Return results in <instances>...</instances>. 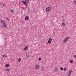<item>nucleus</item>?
Listing matches in <instances>:
<instances>
[{
	"mask_svg": "<svg viewBox=\"0 0 76 76\" xmlns=\"http://www.w3.org/2000/svg\"><path fill=\"white\" fill-rule=\"evenodd\" d=\"M51 6L49 5L48 7H47L46 8L45 10L46 12H49L50 10H51Z\"/></svg>",
	"mask_w": 76,
	"mask_h": 76,
	"instance_id": "f257e3e1",
	"label": "nucleus"
},
{
	"mask_svg": "<svg viewBox=\"0 0 76 76\" xmlns=\"http://www.w3.org/2000/svg\"><path fill=\"white\" fill-rule=\"evenodd\" d=\"M69 38H70V37H66L64 39L63 41L64 42H65L66 41H67V40H69Z\"/></svg>",
	"mask_w": 76,
	"mask_h": 76,
	"instance_id": "f03ea898",
	"label": "nucleus"
},
{
	"mask_svg": "<svg viewBox=\"0 0 76 76\" xmlns=\"http://www.w3.org/2000/svg\"><path fill=\"white\" fill-rule=\"evenodd\" d=\"M23 4H24V5H25V6H26V7L25 8V9H26V8L27 7V6H28V4H27V3L26 2L24 1H23Z\"/></svg>",
	"mask_w": 76,
	"mask_h": 76,
	"instance_id": "7ed1b4c3",
	"label": "nucleus"
},
{
	"mask_svg": "<svg viewBox=\"0 0 76 76\" xmlns=\"http://www.w3.org/2000/svg\"><path fill=\"white\" fill-rule=\"evenodd\" d=\"M39 66L38 65H37L36 66L34 67L35 69H36L37 70H39Z\"/></svg>",
	"mask_w": 76,
	"mask_h": 76,
	"instance_id": "20e7f679",
	"label": "nucleus"
},
{
	"mask_svg": "<svg viewBox=\"0 0 76 76\" xmlns=\"http://www.w3.org/2000/svg\"><path fill=\"white\" fill-rule=\"evenodd\" d=\"M51 41H52V39H51V38H50L49 39L48 41V44H51Z\"/></svg>",
	"mask_w": 76,
	"mask_h": 76,
	"instance_id": "39448f33",
	"label": "nucleus"
},
{
	"mask_svg": "<svg viewBox=\"0 0 76 76\" xmlns=\"http://www.w3.org/2000/svg\"><path fill=\"white\" fill-rule=\"evenodd\" d=\"M3 26L4 28H7V24L5 23L3 24Z\"/></svg>",
	"mask_w": 76,
	"mask_h": 76,
	"instance_id": "423d86ee",
	"label": "nucleus"
},
{
	"mask_svg": "<svg viewBox=\"0 0 76 76\" xmlns=\"http://www.w3.org/2000/svg\"><path fill=\"white\" fill-rule=\"evenodd\" d=\"M41 70L42 71H44L45 70V68L43 67V66H42L41 67Z\"/></svg>",
	"mask_w": 76,
	"mask_h": 76,
	"instance_id": "0eeeda50",
	"label": "nucleus"
},
{
	"mask_svg": "<svg viewBox=\"0 0 76 76\" xmlns=\"http://www.w3.org/2000/svg\"><path fill=\"white\" fill-rule=\"evenodd\" d=\"M25 20H28L29 19V17L28 16H26L25 18Z\"/></svg>",
	"mask_w": 76,
	"mask_h": 76,
	"instance_id": "6e6552de",
	"label": "nucleus"
},
{
	"mask_svg": "<svg viewBox=\"0 0 76 76\" xmlns=\"http://www.w3.org/2000/svg\"><path fill=\"white\" fill-rule=\"evenodd\" d=\"M30 7H28L27 8V11L29 12L30 11Z\"/></svg>",
	"mask_w": 76,
	"mask_h": 76,
	"instance_id": "1a4fd4ad",
	"label": "nucleus"
},
{
	"mask_svg": "<svg viewBox=\"0 0 76 76\" xmlns=\"http://www.w3.org/2000/svg\"><path fill=\"white\" fill-rule=\"evenodd\" d=\"M72 72L71 70L69 71L68 76H70V75H71V73H72Z\"/></svg>",
	"mask_w": 76,
	"mask_h": 76,
	"instance_id": "9d476101",
	"label": "nucleus"
},
{
	"mask_svg": "<svg viewBox=\"0 0 76 76\" xmlns=\"http://www.w3.org/2000/svg\"><path fill=\"white\" fill-rule=\"evenodd\" d=\"M25 2H26V3H29V0H25Z\"/></svg>",
	"mask_w": 76,
	"mask_h": 76,
	"instance_id": "9b49d317",
	"label": "nucleus"
},
{
	"mask_svg": "<svg viewBox=\"0 0 76 76\" xmlns=\"http://www.w3.org/2000/svg\"><path fill=\"white\" fill-rule=\"evenodd\" d=\"M9 66H10V65H9V64H6L5 65V67H9Z\"/></svg>",
	"mask_w": 76,
	"mask_h": 76,
	"instance_id": "f8f14e48",
	"label": "nucleus"
},
{
	"mask_svg": "<svg viewBox=\"0 0 76 76\" xmlns=\"http://www.w3.org/2000/svg\"><path fill=\"white\" fill-rule=\"evenodd\" d=\"M1 23H5V21H4V20H1Z\"/></svg>",
	"mask_w": 76,
	"mask_h": 76,
	"instance_id": "ddd939ff",
	"label": "nucleus"
},
{
	"mask_svg": "<svg viewBox=\"0 0 76 76\" xmlns=\"http://www.w3.org/2000/svg\"><path fill=\"white\" fill-rule=\"evenodd\" d=\"M58 71V68H57V67H56V68L55 69V72H57V71Z\"/></svg>",
	"mask_w": 76,
	"mask_h": 76,
	"instance_id": "4468645a",
	"label": "nucleus"
},
{
	"mask_svg": "<svg viewBox=\"0 0 76 76\" xmlns=\"http://www.w3.org/2000/svg\"><path fill=\"white\" fill-rule=\"evenodd\" d=\"M6 71H7V72H9V71H10V69L8 68H7L6 69Z\"/></svg>",
	"mask_w": 76,
	"mask_h": 76,
	"instance_id": "2eb2a0df",
	"label": "nucleus"
},
{
	"mask_svg": "<svg viewBox=\"0 0 76 76\" xmlns=\"http://www.w3.org/2000/svg\"><path fill=\"white\" fill-rule=\"evenodd\" d=\"M18 62H20L21 61V58H19L18 60Z\"/></svg>",
	"mask_w": 76,
	"mask_h": 76,
	"instance_id": "dca6fc26",
	"label": "nucleus"
},
{
	"mask_svg": "<svg viewBox=\"0 0 76 76\" xmlns=\"http://www.w3.org/2000/svg\"><path fill=\"white\" fill-rule=\"evenodd\" d=\"M62 24L63 26H65L66 25V23H62Z\"/></svg>",
	"mask_w": 76,
	"mask_h": 76,
	"instance_id": "f3484780",
	"label": "nucleus"
},
{
	"mask_svg": "<svg viewBox=\"0 0 76 76\" xmlns=\"http://www.w3.org/2000/svg\"><path fill=\"white\" fill-rule=\"evenodd\" d=\"M69 62L70 63H73V60H71L69 61Z\"/></svg>",
	"mask_w": 76,
	"mask_h": 76,
	"instance_id": "a211bd4d",
	"label": "nucleus"
},
{
	"mask_svg": "<svg viewBox=\"0 0 76 76\" xmlns=\"http://www.w3.org/2000/svg\"><path fill=\"white\" fill-rule=\"evenodd\" d=\"M66 68H64L63 69V70L64 71H66Z\"/></svg>",
	"mask_w": 76,
	"mask_h": 76,
	"instance_id": "6ab92c4d",
	"label": "nucleus"
},
{
	"mask_svg": "<svg viewBox=\"0 0 76 76\" xmlns=\"http://www.w3.org/2000/svg\"><path fill=\"white\" fill-rule=\"evenodd\" d=\"M13 12H14V11H13V10H10V12L12 13H13Z\"/></svg>",
	"mask_w": 76,
	"mask_h": 76,
	"instance_id": "aec40b11",
	"label": "nucleus"
},
{
	"mask_svg": "<svg viewBox=\"0 0 76 76\" xmlns=\"http://www.w3.org/2000/svg\"><path fill=\"white\" fill-rule=\"evenodd\" d=\"M27 49V47H25L24 48V50H26Z\"/></svg>",
	"mask_w": 76,
	"mask_h": 76,
	"instance_id": "412c9836",
	"label": "nucleus"
},
{
	"mask_svg": "<svg viewBox=\"0 0 76 76\" xmlns=\"http://www.w3.org/2000/svg\"><path fill=\"white\" fill-rule=\"evenodd\" d=\"M60 70H63V67H61L60 68Z\"/></svg>",
	"mask_w": 76,
	"mask_h": 76,
	"instance_id": "4be33fe9",
	"label": "nucleus"
},
{
	"mask_svg": "<svg viewBox=\"0 0 76 76\" xmlns=\"http://www.w3.org/2000/svg\"><path fill=\"white\" fill-rule=\"evenodd\" d=\"M6 19L7 20V21H9V19L7 17L6 18Z\"/></svg>",
	"mask_w": 76,
	"mask_h": 76,
	"instance_id": "5701e85b",
	"label": "nucleus"
},
{
	"mask_svg": "<svg viewBox=\"0 0 76 76\" xmlns=\"http://www.w3.org/2000/svg\"><path fill=\"white\" fill-rule=\"evenodd\" d=\"M6 57H7V55L6 54L4 55V57L6 58Z\"/></svg>",
	"mask_w": 76,
	"mask_h": 76,
	"instance_id": "b1692460",
	"label": "nucleus"
},
{
	"mask_svg": "<svg viewBox=\"0 0 76 76\" xmlns=\"http://www.w3.org/2000/svg\"><path fill=\"white\" fill-rule=\"evenodd\" d=\"M38 60L39 61H40V60H41V58H39Z\"/></svg>",
	"mask_w": 76,
	"mask_h": 76,
	"instance_id": "393cba45",
	"label": "nucleus"
},
{
	"mask_svg": "<svg viewBox=\"0 0 76 76\" xmlns=\"http://www.w3.org/2000/svg\"><path fill=\"white\" fill-rule=\"evenodd\" d=\"M23 40H24V41H26V38H24Z\"/></svg>",
	"mask_w": 76,
	"mask_h": 76,
	"instance_id": "a878e982",
	"label": "nucleus"
},
{
	"mask_svg": "<svg viewBox=\"0 0 76 76\" xmlns=\"http://www.w3.org/2000/svg\"><path fill=\"white\" fill-rule=\"evenodd\" d=\"M74 58H76V55H75L74 56Z\"/></svg>",
	"mask_w": 76,
	"mask_h": 76,
	"instance_id": "bb28decb",
	"label": "nucleus"
},
{
	"mask_svg": "<svg viewBox=\"0 0 76 76\" xmlns=\"http://www.w3.org/2000/svg\"><path fill=\"white\" fill-rule=\"evenodd\" d=\"M73 3H76V1H73Z\"/></svg>",
	"mask_w": 76,
	"mask_h": 76,
	"instance_id": "cd10ccee",
	"label": "nucleus"
},
{
	"mask_svg": "<svg viewBox=\"0 0 76 76\" xmlns=\"http://www.w3.org/2000/svg\"><path fill=\"white\" fill-rule=\"evenodd\" d=\"M21 8H22V9H25L24 7H22Z\"/></svg>",
	"mask_w": 76,
	"mask_h": 76,
	"instance_id": "c85d7f7f",
	"label": "nucleus"
},
{
	"mask_svg": "<svg viewBox=\"0 0 76 76\" xmlns=\"http://www.w3.org/2000/svg\"><path fill=\"white\" fill-rule=\"evenodd\" d=\"M3 56V57H4V55H2V56Z\"/></svg>",
	"mask_w": 76,
	"mask_h": 76,
	"instance_id": "c756f323",
	"label": "nucleus"
},
{
	"mask_svg": "<svg viewBox=\"0 0 76 76\" xmlns=\"http://www.w3.org/2000/svg\"><path fill=\"white\" fill-rule=\"evenodd\" d=\"M46 44V45H48V42H47Z\"/></svg>",
	"mask_w": 76,
	"mask_h": 76,
	"instance_id": "7c9ffc66",
	"label": "nucleus"
},
{
	"mask_svg": "<svg viewBox=\"0 0 76 76\" xmlns=\"http://www.w3.org/2000/svg\"><path fill=\"white\" fill-rule=\"evenodd\" d=\"M2 6H3V7H4V4H3Z\"/></svg>",
	"mask_w": 76,
	"mask_h": 76,
	"instance_id": "2f4dec72",
	"label": "nucleus"
}]
</instances>
